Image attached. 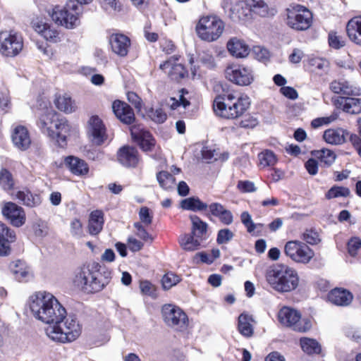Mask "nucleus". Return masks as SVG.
I'll return each mask as SVG.
<instances>
[{
    "instance_id": "nucleus-1",
    "label": "nucleus",
    "mask_w": 361,
    "mask_h": 361,
    "mask_svg": "<svg viewBox=\"0 0 361 361\" xmlns=\"http://www.w3.org/2000/svg\"><path fill=\"white\" fill-rule=\"evenodd\" d=\"M37 106L39 111L37 127L43 134L54 140L59 147L65 148L68 137L75 131V128L67 118L52 109L49 101L39 99Z\"/></svg>"
},
{
    "instance_id": "nucleus-2",
    "label": "nucleus",
    "mask_w": 361,
    "mask_h": 361,
    "mask_svg": "<svg viewBox=\"0 0 361 361\" xmlns=\"http://www.w3.org/2000/svg\"><path fill=\"white\" fill-rule=\"evenodd\" d=\"M111 271L97 262L85 263L78 268L73 278V285L87 293L102 290L111 280Z\"/></svg>"
},
{
    "instance_id": "nucleus-3",
    "label": "nucleus",
    "mask_w": 361,
    "mask_h": 361,
    "mask_svg": "<svg viewBox=\"0 0 361 361\" xmlns=\"http://www.w3.org/2000/svg\"><path fill=\"white\" fill-rule=\"evenodd\" d=\"M30 308L35 318L46 324H60L67 314L66 309L59 300L47 292H37L33 295Z\"/></svg>"
},
{
    "instance_id": "nucleus-4",
    "label": "nucleus",
    "mask_w": 361,
    "mask_h": 361,
    "mask_svg": "<svg viewBox=\"0 0 361 361\" xmlns=\"http://www.w3.org/2000/svg\"><path fill=\"white\" fill-rule=\"evenodd\" d=\"M265 279L269 286L281 294L295 290L300 284L298 271L285 264H276L269 267L266 271Z\"/></svg>"
},
{
    "instance_id": "nucleus-5",
    "label": "nucleus",
    "mask_w": 361,
    "mask_h": 361,
    "mask_svg": "<svg viewBox=\"0 0 361 361\" xmlns=\"http://www.w3.org/2000/svg\"><path fill=\"white\" fill-rule=\"evenodd\" d=\"M229 17L234 21H250L257 16L265 17L269 13L268 5L264 0H229Z\"/></svg>"
},
{
    "instance_id": "nucleus-6",
    "label": "nucleus",
    "mask_w": 361,
    "mask_h": 361,
    "mask_svg": "<svg viewBox=\"0 0 361 361\" xmlns=\"http://www.w3.org/2000/svg\"><path fill=\"white\" fill-rule=\"evenodd\" d=\"M285 16L286 25L296 32L306 31L313 25L312 12L300 4H290L285 10Z\"/></svg>"
},
{
    "instance_id": "nucleus-7",
    "label": "nucleus",
    "mask_w": 361,
    "mask_h": 361,
    "mask_svg": "<svg viewBox=\"0 0 361 361\" xmlns=\"http://www.w3.org/2000/svg\"><path fill=\"white\" fill-rule=\"evenodd\" d=\"M277 319L283 326L299 333L310 331L314 322L312 317H302L298 310L288 306H283L279 310Z\"/></svg>"
},
{
    "instance_id": "nucleus-8",
    "label": "nucleus",
    "mask_w": 361,
    "mask_h": 361,
    "mask_svg": "<svg viewBox=\"0 0 361 361\" xmlns=\"http://www.w3.org/2000/svg\"><path fill=\"white\" fill-rule=\"evenodd\" d=\"M225 27L224 22L216 15L201 16L195 25V32L199 39L204 42H212L222 35Z\"/></svg>"
},
{
    "instance_id": "nucleus-9",
    "label": "nucleus",
    "mask_w": 361,
    "mask_h": 361,
    "mask_svg": "<svg viewBox=\"0 0 361 361\" xmlns=\"http://www.w3.org/2000/svg\"><path fill=\"white\" fill-rule=\"evenodd\" d=\"M65 322L53 326H49L46 329L47 335L53 341L59 343H69L75 341L81 333V326L74 316H68L64 318Z\"/></svg>"
},
{
    "instance_id": "nucleus-10",
    "label": "nucleus",
    "mask_w": 361,
    "mask_h": 361,
    "mask_svg": "<svg viewBox=\"0 0 361 361\" xmlns=\"http://www.w3.org/2000/svg\"><path fill=\"white\" fill-rule=\"evenodd\" d=\"M80 6L75 0H68L64 6L56 5L51 13L52 20L67 29L75 28L80 23Z\"/></svg>"
},
{
    "instance_id": "nucleus-11",
    "label": "nucleus",
    "mask_w": 361,
    "mask_h": 361,
    "mask_svg": "<svg viewBox=\"0 0 361 361\" xmlns=\"http://www.w3.org/2000/svg\"><path fill=\"white\" fill-rule=\"evenodd\" d=\"M285 255L293 262L300 264H309L314 257V251L303 241L291 240L283 247Z\"/></svg>"
},
{
    "instance_id": "nucleus-12",
    "label": "nucleus",
    "mask_w": 361,
    "mask_h": 361,
    "mask_svg": "<svg viewBox=\"0 0 361 361\" xmlns=\"http://www.w3.org/2000/svg\"><path fill=\"white\" fill-rule=\"evenodd\" d=\"M348 138L361 157V138L357 134L339 127L328 128L323 134L324 140L331 145H342L346 142Z\"/></svg>"
},
{
    "instance_id": "nucleus-13",
    "label": "nucleus",
    "mask_w": 361,
    "mask_h": 361,
    "mask_svg": "<svg viewBox=\"0 0 361 361\" xmlns=\"http://www.w3.org/2000/svg\"><path fill=\"white\" fill-rule=\"evenodd\" d=\"M163 319L169 326L175 327L182 331L189 325V319L186 313L179 307L166 304L161 308Z\"/></svg>"
},
{
    "instance_id": "nucleus-14",
    "label": "nucleus",
    "mask_w": 361,
    "mask_h": 361,
    "mask_svg": "<svg viewBox=\"0 0 361 361\" xmlns=\"http://www.w3.org/2000/svg\"><path fill=\"white\" fill-rule=\"evenodd\" d=\"M23 48V40L20 35L13 31L0 32V54L7 57L17 56Z\"/></svg>"
},
{
    "instance_id": "nucleus-15",
    "label": "nucleus",
    "mask_w": 361,
    "mask_h": 361,
    "mask_svg": "<svg viewBox=\"0 0 361 361\" xmlns=\"http://www.w3.org/2000/svg\"><path fill=\"white\" fill-rule=\"evenodd\" d=\"M130 133L133 142L144 152H152L157 140L152 133L141 124H134L130 127Z\"/></svg>"
},
{
    "instance_id": "nucleus-16",
    "label": "nucleus",
    "mask_w": 361,
    "mask_h": 361,
    "mask_svg": "<svg viewBox=\"0 0 361 361\" xmlns=\"http://www.w3.org/2000/svg\"><path fill=\"white\" fill-rule=\"evenodd\" d=\"M87 135L90 142L95 146L102 145L107 140L106 126L99 116L93 115L89 118Z\"/></svg>"
},
{
    "instance_id": "nucleus-17",
    "label": "nucleus",
    "mask_w": 361,
    "mask_h": 361,
    "mask_svg": "<svg viewBox=\"0 0 361 361\" xmlns=\"http://www.w3.org/2000/svg\"><path fill=\"white\" fill-rule=\"evenodd\" d=\"M227 79L240 86H248L254 80L252 70L243 64L227 65Z\"/></svg>"
},
{
    "instance_id": "nucleus-18",
    "label": "nucleus",
    "mask_w": 361,
    "mask_h": 361,
    "mask_svg": "<svg viewBox=\"0 0 361 361\" xmlns=\"http://www.w3.org/2000/svg\"><path fill=\"white\" fill-rule=\"evenodd\" d=\"M4 217L14 227L19 228L26 221L24 209L13 202H4L1 207Z\"/></svg>"
},
{
    "instance_id": "nucleus-19",
    "label": "nucleus",
    "mask_w": 361,
    "mask_h": 361,
    "mask_svg": "<svg viewBox=\"0 0 361 361\" xmlns=\"http://www.w3.org/2000/svg\"><path fill=\"white\" fill-rule=\"evenodd\" d=\"M178 57L171 56L159 65V69L164 72L169 69L167 72L169 78L171 81L179 83L183 79L188 77V71L183 64L178 63Z\"/></svg>"
},
{
    "instance_id": "nucleus-20",
    "label": "nucleus",
    "mask_w": 361,
    "mask_h": 361,
    "mask_svg": "<svg viewBox=\"0 0 361 361\" xmlns=\"http://www.w3.org/2000/svg\"><path fill=\"white\" fill-rule=\"evenodd\" d=\"M116 159L125 168L135 169L141 161V156L135 147L125 145L118 149Z\"/></svg>"
},
{
    "instance_id": "nucleus-21",
    "label": "nucleus",
    "mask_w": 361,
    "mask_h": 361,
    "mask_svg": "<svg viewBox=\"0 0 361 361\" xmlns=\"http://www.w3.org/2000/svg\"><path fill=\"white\" fill-rule=\"evenodd\" d=\"M250 105V99L246 95L235 97L231 94H227V119H234L243 116Z\"/></svg>"
},
{
    "instance_id": "nucleus-22",
    "label": "nucleus",
    "mask_w": 361,
    "mask_h": 361,
    "mask_svg": "<svg viewBox=\"0 0 361 361\" xmlns=\"http://www.w3.org/2000/svg\"><path fill=\"white\" fill-rule=\"evenodd\" d=\"M109 44L114 54L120 57H125L128 54L131 40L125 34L118 32L109 36Z\"/></svg>"
},
{
    "instance_id": "nucleus-23",
    "label": "nucleus",
    "mask_w": 361,
    "mask_h": 361,
    "mask_svg": "<svg viewBox=\"0 0 361 361\" xmlns=\"http://www.w3.org/2000/svg\"><path fill=\"white\" fill-rule=\"evenodd\" d=\"M63 164L66 169L73 176L85 178L90 173L88 163L74 155H68L63 158Z\"/></svg>"
},
{
    "instance_id": "nucleus-24",
    "label": "nucleus",
    "mask_w": 361,
    "mask_h": 361,
    "mask_svg": "<svg viewBox=\"0 0 361 361\" xmlns=\"http://www.w3.org/2000/svg\"><path fill=\"white\" fill-rule=\"evenodd\" d=\"M333 104L338 109L349 114H361V98L353 96H338L332 98Z\"/></svg>"
},
{
    "instance_id": "nucleus-25",
    "label": "nucleus",
    "mask_w": 361,
    "mask_h": 361,
    "mask_svg": "<svg viewBox=\"0 0 361 361\" xmlns=\"http://www.w3.org/2000/svg\"><path fill=\"white\" fill-rule=\"evenodd\" d=\"M17 240L16 233L4 223L0 221V257H7L12 252L11 244Z\"/></svg>"
},
{
    "instance_id": "nucleus-26",
    "label": "nucleus",
    "mask_w": 361,
    "mask_h": 361,
    "mask_svg": "<svg viewBox=\"0 0 361 361\" xmlns=\"http://www.w3.org/2000/svg\"><path fill=\"white\" fill-rule=\"evenodd\" d=\"M112 110L116 117L123 124L134 125L135 116L132 107L126 102L116 99L112 103Z\"/></svg>"
},
{
    "instance_id": "nucleus-27",
    "label": "nucleus",
    "mask_w": 361,
    "mask_h": 361,
    "mask_svg": "<svg viewBox=\"0 0 361 361\" xmlns=\"http://www.w3.org/2000/svg\"><path fill=\"white\" fill-rule=\"evenodd\" d=\"M11 140L14 146L21 151L27 150L32 143L29 130L22 125H17L13 128Z\"/></svg>"
},
{
    "instance_id": "nucleus-28",
    "label": "nucleus",
    "mask_w": 361,
    "mask_h": 361,
    "mask_svg": "<svg viewBox=\"0 0 361 361\" xmlns=\"http://www.w3.org/2000/svg\"><path fill=\"white\" fill-rule=\"evenodd\" d=\"M32 27L47 42L57 43L61 40L59 31L48 23L37 20L32 22Z\"/></svg>"
},
{
    "instance_id": "nucleus-29",
    "label": "nucleus",
    "mask_w": 361,
    "mask_h": 361,
    "mask_svg": "<svg viewBox=\"0 0 361 361\" xmlns=\"http://www.w3.org/2000/svg\"><path fill=\"white\" fill-rule=\"evenodd\" d=\"M353 300V293L343 288H334L327 295V300L336 306H348Z\"/></svg>"
},
{
    "instance_id": "nucleus-30",
    "label": "nucleus",
    "mask_w": 361,
    "mask_h": 361,
    "mask_svg": "<svg viewBox=\"0 0 361 361\" xmlns=\"http://www.w3.org/2000/svg\"><path fill=\"white\" fill-rule=\"evenodd\" d=\"M227 51L237 59L245 58L250 54V47L243 39L232 37L227 42Z\"/></svg>"
},
{
    "instance_id": "nucleus-31",
    "label": "nucleus",
    "mask_w": 361,
    "mask_h": 361,
    "mask_svg": "<svg viewBox=\"0 0 361 361\" xmlns=\"http://www.w3.org/2000/svg\"><path fill=\"white\" fill-rule=\"evenodd\" d=\"M54 104L59 111L66 114H72L78 109L75 101L67 93L56 94Z\"/></svg>"
},
{
    "instance_id": "nucleus-32",
    "label": "nucleus",
    "mask_w": 361,
    "mask_h": 361,
    "mask_svg": "<svg viewBox=\"0 0 361 361\" xmlns=\"http://www.w3.org/2000/svg\"><path fill=\"white\" fill-rule=\"evenodd\" d=\"M345 29L349 39L355 44L361 46V16L350 19Z\"/></svg>"
},
{
    "instance_id": "nucleus-33",
    "label": "nucleus",
    "mask_w": 361,
    "mask_h": 361,
    "mask_svg": "<svg viewBox=\"0 0 361 361\" xmlns=\"http://www.w3.org/2000/svg\"><path fill=\"white\" fill-rule=\"evenodd\" d=\"M10 270L15 279L19 282H27L31 275L30 268L25 262L18 259L11 262Z\"/></svg>"
},
{
    "instance_id": "nucleus-34",
    "label": "nucleus",
    "mask_w": 361,
    "mask_h": 361,
    "mask_svg": "<svg viewBox=\"0 0 361 361\" xmlns=\"http://www.w3.org/2000/svg\"><path fill=\"white\" fill-rule=\"evenodd\" d=\"M329 88L335 94L347 96H355L358 94L359 90L353 87L348 81L345 80H333Z\"/></svg>"
},
{
    "instance_id": "nucleus-35",
    "label": "nucleus",
    "mask_w": 361,
    "mask_h": 361,
    "mask_svg": "<svg viewBox=\"0 0 361 361\" xmlns=\"http://www.w3.org/2000/svg\"><path fill=\"white\" fill-rule=\"evenodd\" d=\"M104 224V214L102 210L92 211L88 220V232L91 235H98L103 229Z\"/></svg>"
},
{
    "instance_id": "nucleus-36",
    "label": "nucleus",
    "mask_w": 361,
    "mask_h": 361,
    "mask_svg": "<svg viewBox=\"0 0 361 361\" xmlns=\"http://www.w3.org/2000/svg\"><path fill=\"white\" fill-rule=\"evenodd\" d=\"M16 197L23 204L29 207H35L42 202L41 196L36 193L31 192L29 190H19L16 194Z\"/></svg>"
},
{
    "instance_id": "nucleus-37",
    "label": "nucleus",
    "mask_w": 361,
    "mask_h": 361,
    "mask_svg": "<svg viewBox=\"0 0 361 361\" xmlns=\"http://www.w3.org/2000/svg\"><path fill=\"white\" fill-rule=\"evenodd\" d=\"M202 240L191 232L190 233H184L179 236L178 243L180 247L185 251H195L200 248Z\"/></svg>"
},
{
    "instance_id": "nucleus-38",
    "label": "nucleus",
    "mask_w": 361,
    "mask_h": 361,
    "mask_svg": "<svg viewBox=\"0 0 361 361\" xmlns=\"http://www.w3.org/2000/svg\"><path fill=\"white\" fill-rule=\"evenodd\" d=\"M312 155L319 161L321 165L324 167H329L335 161L336 155L334 151L323 148L319 150H314Z\"/></svg>"
},
{
    "instance_id": "nucleus-39",
    "label": "nucleus",
    "mask_w": 361,
    "mask_h": 361,
    "mask_svg": "<svg viewBox=\"0 0 361 361\" xmlns=\"http://www.w3.org/2000/svg\"><path fill=\"white\" fill-rule=\"evenodd\" d=\"M180 207L184 210L198 212L207 211L208 205L197 197H190L180 202Z\"/></svg>"
},
{
    "instance_id": "nucleus-40",
    "label": "nucleus",
    "mask_w": 361,
    "mask_h": 361,
    "mask_svg": "<svg viewBox=\"0 0 361 361\" xmlns=\"http://www.w3.org/2000/svg\"><path fill=\"white\" fill-rule=\"evenodd\" d=\"M251 316L247 314H240L238 317V329L239 332L245 337H251L253 335L254 330L251 322Z\"/></svg>"
},
{
    "instance_id": "nucleus-41",
    "label": "nucleus",
    "mask_w": 361,
    "mask_h": 361,
    "mask_svg": "<svg viewBox=\"0 0 361 361\" xmlns=\"http://www.w3.org/2000/svg\"><path fill=\"white\" fill-rule=\"evenodd\" d=\"M192 229L191 232L195 237H197L200 240L206 238L207 232V224L203 221L199 216L195 215L191 216Z\"/></svg>"
},
{
    "instance_id": "nucleus-42",
    "label": "nucleus",
    "mask_w": 361,
    "mask_h": 361,
    "mask_svg": "<svg viewBox=\"0 0 361 361\" xmlns=\"http://www.w3.org/2000/svg\"><path fill=\"white\" fill-rule=\"evenodd\" d=\"M300 344L302 350L307 355H318L322 352L321 345L314 338H301L300 339Z\"/></svg>"
},
{
    "instance_id": "nucleus-43",
    "label": "nucleus",
    "mask_w": 361,
    "mask_h": 361,
    "mask_svg": "<svg viewBox=\"0 0 361 361\" xmlns=\"http://www.w3.org/2000/svg\"><path fill=\"white\" fill-rule=\"evenodd\" d=\"M157 179L160 187L165 190H171L176 185V178L167 171L158 172Z\"/></svg>"
},
{
    "instance_id": "nucleus-44",
    "label": "nucleus",
    "mask_w": 361,
    "mask_h": 361,
    "mask_svg": "<svg viewBox=\"0 0 361 361\" xmlns=\"http://www.w3.org/2000/svg\"><path fill=\"white\" fill-rule=\"evenodd\" d=\"M15 185L14 178L11 172L6 169L2 168L0 170V186L6 191L13 189Z\"/></svg>"
},
{
    "instance_id": "nucleus-45",
    "label": "nucleus",
    "mask_w": 361,
    "mask_h": 361,
    "mask_svg": "<svg viewBox=\"0 0 361 361\" xmlns=\"http://www.w3.org/2000/svg\"><path fill=\"white\" fill-rule=\"evenodd\" d=\"M209 209H207V216L211 218L212 216L218 218L222 222L226 220V209L219 203L214 202L208 206Z\"/></svg>"
},
{
    "instance_id": "nucleus-46",
    "label": "nucleus",
    "mask_w": 361,
    "mask_h": 361,
    "mask_svg": "<svg viewBox=\"0 0 361 361\" xmlns=\"http://www.w3.org/2000/svg\"><path fill=\"white\" fill-rule=\"evenodd\" d=\"M300 237L307 245H317L321 242L319 233L313 228L305 229Z\"/></svg>"
},
{
    "instance_id": "nucleus-47",
    "label": "nucleus",
    "mask_w": 361,
    "mask_h": 361,
    "mask_svg": "<svg viewBox=\"0 0 361 361\" xmlns=\"http://www.w3.org/2000/svg\"><path fill=\"white\" fill-rule=\"evenodd\" d=\"M259 164L263 167L273 166L277 162L275 154L269 149H265L258 154Z\"/></svg>"
},
{
    "instance_id": "nucleus-48",
    "label": "nucleus",
    "mask_w": 361,
    "mask_h": 361,
    "mask_svg": "<svg viewBox=\"0 0 361 361\" xmlns=\"http://www.w3.org/2000/svg\"><path fill=\"white\" fill-rule=\"evenodd\" d=\"M350 194L348 188L344 186L334 185L325 194L327 200L337 198L340 197H346Z\"/></svg>"
},
{
    "instance_id": "nucleus-49",
    "label": "nucleus",
    "mask_w": 361,
    "mask_h": 361,
    "mask_svg": "<svg viewBox=\"0 0 361 361\" xmlns=\"http://www.w3.org/2000/svg\"><path fill=\"white\" fill-rule=\"evenodd\" d=\"M226 94L223 92L222 94H218L214 99L212 108L214 114L219 117H225L224 111H226V103H225Z\"/></svg>"
},
{
    "instance_id": "nucleus-50",
    "label": "nucleus",
    "mask_w": 361,
    "mask_h": 361,
    "mask_svg": "<svg viewBox=\"0 0 361 361\" xmlns=\"http://www.w3.org/2000/svg\"><path fill=\"white\" fill-rule=\"evenodd\" d=\"M329 45L335 49H339L345 45L343 36L340 35L336 31H330L328 35Z\"/></svg>"
},
{
    "instance_id": "nucleus-51",
    "label": "nucleus",
    "mask_w": 361,
    "mask_h": 361,
    "mask_svg": "<svg viewBox=\"0 0 361 361\" xmlns=\"http://www.w3.org/2000/svg\"><path fill=\"white\" fill-rule=\"evenodd\" d=\"M307 65L311 71H323L329 66V62L320 57H310L308 59Z\"/></svg>"
},
{
    "instance_id": "nucleus-52",
    "label": "nucleus",
    "mask_w": 361,
    "mask_h": 361,
    "mask_svg": "<svg viewBox=\"0 0 361 361\" xmlns=\"http://www.w3.org/2000/svg\"><path fill=\"white\" fill-rule=\"evenodd\" d=\"M220 252L218 249H212L211 253L204 252L197 253L196 257H198L202 262L210 264L218 258Z\"/></svg>"
},
{
    "instance_id": "nucleus-53",
    "label": "nucleus",
    "mask_w": 361,
    "mask_h": 361,
    "mask_svg": "<svg viewBox=\"0 0 361 361\" xmlns=\"http://www.w3.org/2000/svg\"><path fill=\"white\" fill-rule=\"evenodd\" d=\"M361 248V238L357 236L351 237L347 243V249L349 255L355 257Z\"/></svg>"
},
{
    "instance_id": "nucleus-54",
    "label": "nucleus",
    "mask_w": 361,
    "mask_h": 361,
    "mask_svg": "<svg viewBox=\"0 0 361 361\" xmlns=\"http://www.w3.org/2000/svg\"><path fill=\"white\" fill-rule=\"evenodd\" d=\"M139 218L142 224L148 226L152 224L153 221V213L147 207H142L139 211Z\"/></svg>"
},
{
    "instance_id": "nucleus-55",
    "label": "nucleus",
    "mask_w": 361,
    "mask_h": 361,
    "mask_svg": "<svg viewBox=\"0 0 361 361\" xmlns=\"http://www.w3.org/2000/svg\"><path fill=\"white\" fill-rule=\"evenodd\" d=\"M180 280V279L178 275L173 272H167L162 277L161 283L164 289H169L173 286L176 285Z\"/></svg>"
},
{
    "instance_id": "nucleus-56",
    "label": "nucleus",
    "mask_w": 361,
    "mask_h": 361,
    "mask_svg": "<svg viewBox=\"0 0 361 361\" xmlns=\"http://www.w3.org/2000/svg\"><path fill=\"white\" fill-rule=\"evenodd\" d=\"M144 226L141 222H135L133 224V226L135 228V235L144 242L152 241V238Z\"/></svg>"
},
{
    "instance_id": "nucleus-57",
    "label": "nucleus",
    "mask_w": 361,
    "mask_h": 361,
    "mask_svg": "<svg viewBox=\"0 0 361 361\" xmlns=\"http://www.w3.org/2000/svg\"><path fill=\"white\" fill-rule=\"evenodd\" d=\"M259 123L258 119L253 115L248 114L245 116L240 122V126L243 128L252 129L256 127Z\"/></svg>"
},
{
    "instance_id": "nucleus-58",
    "label": "nucleus",
    "mask_w": 361,
    "mask_h": 361,
    "mask_svg": "<svg viewBox=\"0 0 361 361\" xmlns=\"http://www.w3.org/2000/svg\"><path fill=\"white\" fill-rule=\"evenodd\" d=\"M149 114L152 120L157 123H163L167 119V114L161 108L156 110L152 109Z\"/></svg>"
},
{
    "instance_id": "nucleus-59",
    "label": "nucleus",
    "mask_w": 361,
    "mask_h": 361,
    "mask_svg": "<svg viewBox=\"0 0 361 361\" xmlns=\"http://www.w3.org/2000/svg\"><path fill=\"white\" fill-rule=\"evenodd\" d=\"M71 233L72 235L78 238L83 235L82 224L79 219H74L71 222Z\"/></svg>"
},
{
    "instance_id": "nucleus-60",
    "label": "nucleus",
    "mask_w": 361,
    "mask_h": 361,
    "mask_svg": "<svg viewBox=\"0 0 361 361\" xmlns=\"http://www.w3.org/2000/svg\"><path fill=\"white\" fill-rule=\"evenodd\" d=\"M128 101L134 106L135 109L138 111H141L142 107V102L138 94L134 92H128L127 93Z\"/></svg>"
},
{
    "instance_id": "nucleus-61",
    "label": "nucleus",
    "mask_w": 361,
    "mask_h": 361,
    "mask_svg": "<svg viewBox=\"0 0 361 361\" xmlns=\"http://www.w3.org/2000/svg\"><path fill=\"white\" fill-rule=\"evenodd\" d=\"M127 243H128V248L132 252H134L141 250L144 246V243L142 241L138 240L137 239H136L135 238H134L133 236H130L128 238Z\"/></svg>"
},
{
    "instance_id": "nucleus-62",
    "label": "nucleus",
    "mask_w": 361,
    "mask_h": 361,
    "mask_svg": "<svg viewBox=\"0 0 361 361\" xmlns=\"http://www.w3.org/2000/svg\"><path fill=\"white\" fill-rule=\"evenodd\" d=\"M238 188L243 192H252L257 189L254 183L250 180L238 181Z\"/></svg>"
},
{
    "instance_id": "nucleus-63",
    "label": "nucleus",
    "mask_w": 361,
    "mask_h": 361,
    "mask_svg": "<svg viewBox=\"0 0 361 361\" xmlns=\"http://www.w3.org/2000/svg\"><path fill=\"white\" fill-rule=\"evenodd\" d=\"M305 168L309 174L314 176L318 173V161L310 158L305 163Z\"/></svg>"
},
{
    "instance_id": "nucleus-64",
    "label": "nucleus",
    "mask_w": 361,
    "mask_h": 361,
    "mask_svg": "<svg viewBox=\"0 0 361 361\" xmlns=\"http://www.w3.org/2000/svg\"><path fill=\"white\" fill-rule=\"evenodd\" d=\"M160 47L161 50L166 54H173L176 49V47L173 42V41L167 39H165L161 41Z\"/></svg>"
}]
</instances>
